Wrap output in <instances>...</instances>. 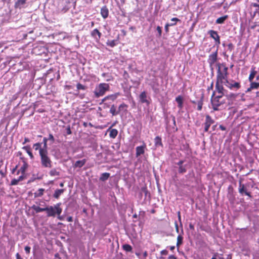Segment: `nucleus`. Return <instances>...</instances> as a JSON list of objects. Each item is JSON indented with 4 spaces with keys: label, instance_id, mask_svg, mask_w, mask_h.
<instances>
[{
    "label": "nucleus",
    "instance_id": "obj_1",
    "mask_svg": "<svg viewBox=\"0 0 259 259\" xmlns=\"http://www.w3.org/2000/svg\"><path fill=\"white\" fill-rule=\"evenodd\" d=\"M216 65L217 70L215 89L218 93H223L226 91L223 85L233 91H237L241 88L240 82L228 79V67L225 63H218Z\"/></svg>",
    "mask_w": 259,
    "mask_h": 259
},
{
    "label": "nucleus",
    "instance_id": "obj_2",
    "mask_svg": "<svg viewBox=\"0 0 259 259\" xmlns=\"http://www.w3.org/2000/svg\"><path fill=\"white\" fill-rule=\"evenodd\" d=\"M224 92L223 93H219V95L215 96V91H213L211 97V104L212 108L214 111H219L221 110L224 105L226 104V99L223 98Z\"/></svg>",
    "mask_w": 259,
    "mask_h": 259
},
{
    "label": "nucleus",
    "instance_id": "obj_3",
    "mask_svg": "<svg viewBox=\"0 0 259 259\" xmlns=\"http://www.w3.org/2000/svg\"><path fill=\"white\" fill-rule=\"evenodd\" d=\"M40 163L41 166L45 168H51L52 167L53 162L49 156L48 150H41L40 151Z\"/></svg>",
    "mask_w": 259,
    "mask_h": 259
},
{
    "label": "nucleus",
    "instance_id": "obj_4",
    "mask_svg": "<svg viewBox=\"0 0 259 259\" xmlns=\"http://www.w3.org/2000/svg\"><path fill=\"white\" fill-rule=\"evenodd\" d=\"M110 89V86L107 83H100L96 87L94 91V95L95 98H98L100 97L103 96L106 92L108 91Z\"/></svg>",
    "mask_w": 259,
    "mask_h": 259
},
{
    "label": "nucleus",
    "instance_id": "obj_5",
    "mask_svg": "<svg viewBox=\"0 0 259 259\" xmlns=\"http://www.w3.org/2000/svg\"><path fill=\"white\" fill-rule=\"evenodd\" d=\"M60 203H57L54 207L53 206H50L45 207V211L47 213L48 217H55L56 214L60 215L62 212V209L60 207Z\"/></svg>",
    "mask_w": 259,
    "mask_h": 259
},
{
    "label": "nucleus",
    "instance_id": "obj_6",
    "mask_svg": "<svg viewBox=\"0 0 259 259\" xmlns=\"http://www.w3.org/2000/svg\"><path fill=\"white\" fill-rule=\"evenodd\" d=\"M238 192L241 195H245L250 198H252L251 192L247 191L246 186L242 183L241 180L239 182Z\"/></svg>",
    "mask_w": 259,
    "mask_h": 259
},
{
    "label": "nucleus",
    "instance_id": "obj_7",
    "mask_svg": "<svg viewBox=\"0 0 259 259\" xmlns=\"http://www.w3.org/2000/svg\"><path fill=\"white\" fill-rule=\"evenodd\" d=\"M218 59V50L208 56L207 62L210 67H212L217 63Z\"/></svg>",
    "mask_w": 259,
    "mask_h": 259
},
{
    "label": "nucleus",
    "instance_id": "obj_8",
    "mask_svg": "<svg viewBox=\"0 0 259 259\" xmlns=\"http://www.w3.org/2000/svg\"><path fill=\"white\" fill-rule=\"evenodd\" d=\"M214 123V120L209 115L205 116V122L203 124L204 126V131L205 132H208L210 125Z\"/></svg>",
    "mask_w": 259,
    "mask_h": 259
},
{
    "label": "nucleus",
    "instance_id": "obj_9",
    "mask_svg": "<svg viewBox=\"0 0 259 259\" xmlns=\"http://www.w3.org/2000/svg\"><path fill=\"white\" fill-rule=\"evenodd\" d=\"M210 36L215 40V45L219 46L221 44L220 37L217 31L210 30L208 31Z\"/></svg>",
    "mask_w": 259,
    "mask_h": 259
},
{
    "label": "nucleus",
    "instance_id": "obj_10",
    "mask_svg": "<svg viewBox=\"0 0 259 259\" xmlns=\"http://www.w3.org/2000/svg\"><path fill=\"white\" fill-rule=\"evenodd\" d=\"M139 99L141 103H146L147 105H150V102L147 99V95L145 91H143L140 94Z\"/></svg>",
    "mask_w": 259,
    "mask_h": 259
},
{
    "label": "nucleus",
    "instance_id": "obj_11",
    "mask_svg": "<svg viewBox=\"0 0 259 259\" xmlns=\"http://www.w3.org/2000/svg\"><path fill=\"white\" fill-rule=\"evenodd\" d=\"M91 35L96 41H99L102 36V33L98 29L96 28L91 31Z\"/></svg>",
    "mask_w": 259,
    "mask_h": 259
},
{
    "label": "nucleus",
    "instance_id": "obj_12",
    "mask_svg": "<svg viewBox=\"0 0 259 259\" xmlns=\"http://www.w3.org/2000/svg\"><path fill=\"white\" fill-rule=\"evenodd\" d=\"M120 95V93L118 92V93H116L115 94H111V95H108L106 97H105L103 100H102V101L103 102H105L107 100H110V101H114L118 96H119Z\"/></svg>",
    "mask_w": 259,
    "mask_h": 259
},
{
    "label": "nucleus",
    "instance_id": "obj_13",
    "mask_svg": "<svg viewBox=\"0 0 259 259\" xmlns=\"http://www.w3.org/2000/svg\"><path fill=\"white\" fill-rule=\"evenodd\" d=\"M151 87L155 94H158L159 92V83L157 79L154 80L152 83H151Z\"/></svg>",
    "mask_w": 259,
    "mask_h": 259
},
{
    "label": "nucleus",
    "instance_id": "obj_14",
    "mask_svg": "<svg viewBox=\"0 0 259 259\" xmlns=\"http://www.w3.org/2000/svg\"><path fill=\"white\" fill-rule=\"evenodd\" d=\"M101 15L104 19H106L108 17L109 10L107 6H104L101 9Z\"/></svg>",
    "mask_w": 259,
    "mask_h": 259
},
{
    "label": "nucleus",
    "instance_id": "obj_15",
    "mask_svg": "<svg viewBox=\"0 0 259 259\" xmlns=\"http://www.w3.org/2000/svg\"><path fill=\"white\" fill-rule=\"evenodd\" d=\"M87 160L85 159H83L81 160L76 161L74 164L73 166L75 168H81L85 164Z\"/></svg>",
    "mask_w": 259,
    "mask_h": 259
},
{
    "label": "nucleus",
    "instance_id": "obj_16",
    "mask_svg": "<svg viewBox=\"0 0 259 259\" xmlns=\"http://www.w3.org/2000/svg\"><path fill=\"white\" fill-rule=\"evenodd\" d=\"M257 71L255 70V67L254 66H252L251 68L250 73L248 77V79L250 82L252 81Z\"/></svg>",
    "mask_w": 259,
    "mask_h": 259
},
{
    "label": "nucleus",
    "instance_id": "obj_17",
    "mask_svg": "<svg viewBox=\"0 0 259 259\" xmlns=\"http://www.w3.org/2000/svg\"><path fill=\"white\" fill-rule=\"evenodd\" d=\"M238 95V94H235V93H231L229 94H227L226 96L227 99L229 101H230L232 103L237 98Z\"/></svg>",
    "mask_w": 259,
    "mask_h": 259
},
{
    "label": "nucleus",
    "instance_id": "obj_18",
    "mask_svg": "<svg viewBox=\"0 0 259 259\" xmlns=\"http://www.w3.org/2000/svg\"><path fill=\"white\" fill-rule=\"evenodd\" d=\"M176 101L178 103V107L180 109L183 107V98L182 96L179 95L176 98Z\"/></svg>",
    "mask_w": 259,
    "mask_h": 259
},
{
    "label": "nucleus",
    "instance_id": "obj_19",
    "mask_svg": "<svg viewBox=\"0 0 259 259\" xmlns=\"http://www.w3.org/2000/svg\"><path fill=\"white\" fill-rule=\"evenodd\" d=\"M49 175L51 177H59L60 175V172L56 168L51 169L49 172Z\"/></svg>",
    "mask_w": 259,
    "mask_h": 259
},
{
    "label": "nucleus",
    "instance_id": "obj_20",
    "mask_svg": "<svg viewBox=\"0 0 259 259\" xmlns=\"http://www.w3.org/2000/svg\"><path fill=\"white\" fill-rule=\"evenodd\" d=\"M127 107H128V105L127 104H125L124 103H122V104H121L119 106L118 109H117L119 114H120V113L121 111L126 112L127 111Z\"/></svg>",
    "mask_w": 259,
    "mask_h": 259
},
{
    "label": "nucleus",
    "instance_id": "obj_21",
    "mask_svg": "<svg viewBox=\"0 0 259 259\" xmlns=\"http://www.w3.org/2000/svg\"><path fill=\"white\" fill-rule=\"evenodd\" d=\"M203 104V95H202L200 99L197 101V110L198 111H201L202 109V106Z\"/></svg>",
    "mask_w": 259,
    "mask_h": 259
},
{
    "label": "nucleus",
    "instance_id": "obj_22",
    "mask_svg": "<svg viewBox=\"0 0 259 259\" xmlns=\"http://www.w3.org/2000/svg\"><path fill=\"white\" fill-rule=\"evenodd\" d=\"M109 112L112 116H116L119 114L118 110L116 109V107L114 104L111 105Z\"/></svg>",
    "mask_w": 259,
    "mask_h": 259
},
{
    "label": "nucleus",
    "instance_id": "obj_23",
    "mask_svg": "<svg viewBox=\"0 0 259 259\" xmlns=\"http://www.w3.org/2000/svg\"><path fill=\"white\" fill-rule=\"evenodd\" d=\"M155 146L156 147H162L163 144L161 141V138L159 136H156L154 139Z\"/></svg>",
    "mask_w": 259,
    "mask_h": 259
},
{
    "label": "nucleus",
    "instance_id": "obj_24",
    "mask_svg": "<svg viewBox=\"0 0 259 259\" xmlns=\"http://www.w3.org/2000/svg\"><path fill=\"white\" fill-rule=\"evenodd\" d=\"M180 149H181V150L184 151L187 153H188L190 151V148L189 145L187 143L183 144L181 146Z\"/></svg>",
    "mask_w": 259,
    "mask_h": 259
},
{
    "label": "nucleus",
    "instance_id": "obj_25",
    "mask_svg": "<svg viewBox=\"0 0 259 259\" xmlns=\"http://www.w3.org/2000/svg\"><path fill=\"white\" fill-rule=\"evenodd\" d=\"M64 192V189H57L55 190L53 194V197L56 199H58L60 195Z\"/></svg>",
    "mask_w": 259,
    "mask_h": 259
},
{
    "label": "nucleus",
    "instance_id": "obj_26",
    "mask_svg": "<svg viewBox=\"0 0 259 259\" xmlns=\"http://www.w3.org/2000/svg\"><path fill=\"white\" fill-rule=\"evenodd\" d=\"M28 167L27 163L24 162L23 165L20 167V168L17 171V174H19V172H21V174L25 175L26 169Z\"/></svg>",
    "mask_w": 259,
    "mask_h": 259
},
{
    "label": "nucleus",
    "instance_id": "obj_27",
    "mask_svg": "<svg viewBox=\"0 0 259 259\" xmlns=\"http://www.w3.org/2000/svg\"><path fill=\"white\" fill-rule=\"evenodd\" d=\"M136 156L138 157L141 154L144 153V148L143 146H138L136 147Z\"/></svg>",
    "mask_w": 259,
    "mask_h": 259
},
{
    "label": "nucleus",
    "instance_id": "obj_28",
    "mask_svg": "<svg viewBox=\"0 0 259 259\" xmlns=\"http://www.w3.org/2000/svg\"><path fill=\"white\" fill-rule=\"evenodd\" d=\"M27 0H18L17 2L15 3V8H20L22 6L24 5Z\"/></svg>",
    "mask_w": 259,
    "mask_h": 259
},
{
    "label": "nucleus",
    "instance_id": "obj_29",
    "mask_svg": "<svg viewBox=\"0 0 259 259\" xmlns=\"http://www.w3.org/2000/svg\"><path fill=\"white\" fill-rule=\"evenodd\" d=\"M45 189L44 188H39L38 191L34 193L35 198L39 197L44 195Z\"/></svg>",
    "mask_w": 259,
    "mask_h": 259
},
{
    "label": "nucleus",
    "instance_id": "obj_30",
    "mask_svg": "<svg viewBox=\"0 0 259 259\" xmlns=\"http://www.w3.org/2000/svg\"><path fill=\"white\" fill-rule=\"evenodd\" d=\"M22 149L26 151V152L27 153V154L29 155V156L31 159H33L34 158L32 152L31 151L30 147L29 146H24L22 148Z\"/></svg>",
    "mask_w": 259,
    "mask_h": 259
},
{
    "label": "nucleus",
    "instance_id": "obj_31",
    "mask_svg": "<svg viewBox=\"0 0 259 259\" xmlns=\"http://www.w3.org/2000/svg\"><path fill=\"white\" fill-rule=\"evenodd\" d=\"M118 134V131L116 129H111L110 130L109 136L112 139L116 138Z\"/></svg>",
    "mask_w": 259,
    "mask_h": 259
},
{
    "label": "nucleus",
    "instance_id": "obj_32",
    "mask_svg": "<svg viewBox=\"0 0 259 259\" xmlns=\"http://www.w3.org/2000/svg\"><path fill=\"white\" fill-rule=\"evenodd\" d=\"M110 177V174L108 172H104L101 174L100 177V180L101 181H105Z\"/></svg>",
    "mask_w": 259,
    "mask_h": 259
},
{
    "label": "nucleus",
    "instance_id": "obj_33",
    "mask_svg": "<svg viewBox=\"0 0 259 259\" xmlns=\"http://www.w3.org/2000/svg\"><path fill=\"white\" fill-rule=\"evenodd\" d=\"M33 147L34 148L35 150L37 151L38 150L39 151V155H40V151L42 149H44V147H41V143H36L33 144Z\"/></svg>",
    "mask_w": 259,
    "mask_h": 259
},
{
    "label": "nucleus",
    "instance_id": "obj_34",
    "mask_svg": "<svg viewBox=\"0 0 259 259\" xmlns=\"http://www.w3.org/2000/svg\"><path fill=\"white\" fill-rule=\"evenodd\" d=\"M31 208L35 210V211L36 213H38L42 211H45V208H41L38 206H36L35 205H33L32 206Z\"/></svg>",
    "mask_w": 259,
    "mask_h": 259
},
{
    "label": "nucleus",
    "instance_id": "obj_35",
    "mask_svg": "<svg viewBox=\"0 0 259 259\" xmlns=\"http://www.w3.org/2000/svg\"><path fill=\"white\" fill-rule=\"evenodd\" d=\"M228 15H225L218 18L216 20V23L217 24H222L224 22V21L228 18Z\"/></svg>",
    "mask_w": 259,
    "mask_h": 259
},
{
    "label": "nucleus",
    "instance_id": "obj_36",
    "mask_svg": "<svg viewBox=\"0 0 259 259\" xmlns=\"http://www.w3.org/2000/svg\"><path fill=\"white\" fill-rule=\"evenodd\" d=\"M183 237L181 235H179L177 237V247L179 248L180 246L183 244Z\"/></svg>",
    "mask_w": 259,
    "mask_h": 259
},
{
    "label": "nucleus",
    "instance_id": "obj_37",
    "mask_svg": "<svg viewBox=\"0 0 259 259\" xmlns=\"http://www.w3.org/2000/svg\"><path fill=\"white\" fill-rule=\"evenodd\" d=\"M122 248L124 250L127 252H131L132 251V247L127 244L123 245Z\"/></svg>",
    "mask_w": 259,
    "mask_h": 259
},
{
    "label": "nucleus",
    "instance_id": "obj_38",
    "mask_svg": "<svg viewBox=\"0 0 259 259\" xmlns=\"http://www.w3.org/2000/svg\"><path fill=\"white\" fill-rule=\"evenodd\" d=\"M106 44L107 46L112 48L115 47L117 45L116 40H108Z\"/></svg>",
    "mask_w": 259,
    "mask_h": 259
},
{
    "label": "nucleus",
    "instance_id": "obj_39",
    "mask_svg": "<svg viewBox=\"0 0 259 259\" xmlns=\"http://www.w3.org/2000/svg\"><path fill=\"white\" fill-rule=\"evenodd\" d=\"M251 88H252L253 89H257L259 88V82H250Z\"/></svg>",
    "mask_w": 259,
    "mask_h": 259
},
{
    "label": "nucleus",
    "instance_id": "obj_40",
    "mask_svg": "<svg viewBox=\"0 0 259 259\" xmlns=\"http://www.w3.org/2000/svg\"><path fill=\"white\" fill-rule=\"evenodd\" d=\"M76 88L78 90H85L87 88L85 85L81 84L80 83H78L76 84Z\"/></svg>",
    "mask_w": 259,
    "mask_h": 259
},
{
    "label": "nucleus",
    "instance_id": "obj_41",
    "mask_svg": "<svg viewBox=\"0 0 259 259\" xmlns=\"http://www.w3.org/2000/svg\"><path fill=\"white\" fill-rule=\"evenodd\" d=\"M48 140V139L46 137L44 138V139H43L42 143L44 144L43 147L44 148V149H43L44 150H48V146H47Z\"/></svg>",
    "mask_w": 259,
    "mask_h": 259
},
{
    "label": "nucleus",
    "instance_id": "obj_42",
    "mask_svg": "<svg viewBox=\"0 0 259 259\" xmlns=\"http://www.w3.org/2000/svg\"><path fill=\"white\" fill-rule=\"evenodd\" d=\"M186 170H187L186 168L183 166H179V167L178 171H179V172L180 174H184L186 172Z\"/></svg>",
    "mask_w": 259,
    "mask_h": 259
},
{
    "label": "nucleus",
    "instance_id": "obj_43",
    "mask_svg": "<svg viewBox=\"0 0 259 259\" xmlns=\"http://www.w3.org/2000/svg\"><path fill=\"white\" fill-rule=\"evenodd\" d=\"M141 191H142V192L144 193L145 196H147L148 193V191L146 186L142 187L141 188Z\"/></svg>",
    "mask_w": 259,
    "mask_h": 259
},
{
    "label": "nucleus",
    "instance_id": "obj_44",
    "mask_svg": "<svg viewBox=\"0 0 259 259\" xmlns=\"http://www.w3.org/2000/svg\"><path fill=\"white\" fill-rule=\"evenodd\" d=\"M176 25V23H171V24H168V23H167L165 24V30L166 32H168L169 31V29H168V27L170 26H174V25Z\"/></svg>",
    "mask_w": 259,
    "mask_h": 259
},
{
    "label": "nucleus",
    "instance_id": "obj_45",
    "mask_svg": "<svg viewBox=\"0 0 259 259\" xmlns=\"http://www.w3.org/2000/svg\"><path fill=\"white\" fill-rule=\"evenodd\" d=\"M19 182L18 179H14L11 181L10 185L11 186L17 185Z\"/></svg>",
    "mask_w": 259,
    "mask_h": 259
},
{
    "label": "nucleus",
    "instance_id": "obj_46",
    "mask_svg": "<svg viewBox=\"0 0 259 259\" xmlns=\"http://www.w3.org/2000/svg\"><path fill=\"white\" fill-rule=\"evenodd\" d=\"M227 47H228V49L230 52H232L234 50V46L233 44L232 43L229 44L228 45Z\"/></svg>",
    "mask_w": 259,
    "mask_h": 259
},
{
    "label": "nucleus",
    "instance_id": "obj_47",
    "mask_svg": "<svg viewBox=\"0 0 259 259\" xmlns=\"http://www.w3.org/2000/svg\"><path fill=\"white\" fill-rule=\"evenodd\" d=\"M251 6L253 7H255L256 8V11L255 12V13H257L258 12V11H259V4H257V3H253L251 4Z\"/></svg>",
    "mask_w": 259,
    "mask_h": 259
},
{
    "label": "nucleus",
    "instance_id": "obj_48",
    "mask_svg": "<svg viewBox=\"0 0 259 259\" xmlns=\"http://www.w3.org/2000/svg\"><path fill=\"white\" fill-rule=\"evenodd\" d=\"M48 139V140L51 141L52 143H54V142H55V138L52 134H49V138Z\"/></svg>",
    "mask_w": 259,
    "mask_h": 259
},
{
    "label": "nucleus",
    "instance_id": "obj_49",
    "mask_svg": "<svg viewBox=\"0 0 259 259\" xmlns=\"http://www.w3.org/2000/svg\"><path fill=\"white\" fill-rule=\"evenodd\" d=\"M156 30L158 31V36L160 37L161 36L162 34V29L161 27L159 26H158L156 28Z\"/></svg>",
    "mask_w": 259,
    "mask_h": 259
},
{
    "label": "nucleus",
    "instance_id": "obj_50",
    "mask_svg": "<svg viewBox=\"0 0 259 259\" xmlns=\"http://www.w3.org/2000/svg\"><path fill=\"white\" fill-rule=\"evenodd\" d=\"M213 88V82L212 81L211 83H210V85L209 87H208V88L207 89V92H209L210 90H212Z\"/></svg>",
    "mask_w": 259,
    "mask_h": 259
},
{
    "label": "nucleus",
    "instance_id": "obj_51",
    "mask_svg": "<svg viewBox=\"0 0 259 259\" xmlns=\"http://www.w3.org/2000/svg\"><path fill=\"white\" fill-rule=\"evenodd\" d=\"M25 251L26 252V253L27 254H29L30 253V247L28 246H26L25 247Z\"/></svg>",
    "mask_w": 259,
    "mask_h": 259
},
{
    "label": "nucleus",
    "instance_id": "obj_52",
    "mask_svg": "<svg viewBox=\"0 0 259 259\" xmlns=\"http://www.w3.org/2000/svg\"><path fill=\"white\" fill-rule=\"evenodd\" d=\"M66 132L67 135H71L72 132L70 126H68L66 128Z\"/></svg>",
    "mask_w": 259,
    "mask_h": 259
},
{
    "label": "nucleus",
    "instance_id": "obj_53",
    "mask_svg": "<svg viewBox=\"0 0 259 259\" xmlns=\"http://www.w3.org/2000/svg\"><path fill=\"white\" fill-rule=\"evenodd\" d=\"M161 254L162 255H167L168 254V251L166 249H164L161 251L160 252Z\"/></svg>",
    "mask_w": 259,
    "mask_h": 259
},
{
    "label": "nucleus",
    "instance_id": "obj_54",
    "mask_svg": "<svg viewBox=\"0 0 259 259\" xmlns=\"http://www.w3.org/2000/svg\"><path fill=\"white\" fill-rule=\"evenodd\" d=\"M171 21H174L175 23H177V22L180 21V20L177 18H172L171 19Z\"/></svg>",
    "mask_w": 259,
    "mask_h": 259
},
{
    "label": "nucleus",
    "instance_id": "obj_55",
    "mask_svg": "<svg viewBox=\"0 0 259 259\" xmlns=\"http://www.w3.org/2000/svg\"><path fill=\"white\" fill-rule=\"evenodd\" d=\"M25 175L21 174V175L18 178V180L19 182L22 181L24 179Z\"/></svg>",
    "mask_w": 259,
    "mask_h": 259
},
{
    "label": "nucleus",
    "instance_id": "obj_56",
    "mask_svg": "<svg viewBox=\"0 0 259 259\" xmlns=\"http://www.w3.org/2000/svg\"><path fill=\"white\" fill-rule=\"evenodd\" d=\"M30 142V140L28 138H26L25 137L24 138V142H23V144L24 145L26 143H28V142Z\"/></svg>",
    "mask_w": 259,
    "mask_h": 259
},
{
    "label": "nucleus",
    "instance_id": "obj_57",
    "mask_svg": "<svg viewBox=\"0 0 259 259\" xmlns=\"http://www.w3.org/2000/svg\"><path fill=\"white\" fill-rule=\"evenodd\" d=\"M259 26V25H257V24H256L255 23H254L253 24V25H252L250 26V28H251V29H254L256 26Z\"/></svg>",
    "mask_w": 259,
    "mask_h": 259
},
{
    "label": "nucleus",
    "instance_id": "obj_58",
    "mask_svg": "<svg viewBox=\"0 0 259 259\" xmlns=\"http://www.w3.org/2000/svg\"><path fill=\"white\" fill-rule=\"evenodd\" d=\"M168 259H177V257L174 255H170L168 257Z\"/></svg>",
    "mask_w": 259,
    "mask_h": 259
},
{
    "label": "nucleus",
    "instance_id": "obj_59",
    "mask_svg": "<svg viewBox=\"0 0 259 259\" xmlns=\"http://www.w3.org/2000/svg\"><path fill=\"white\" fill-rule=\"evenodd\" d=\"M219 128L222 130V131H225L226 130V128L225 126H224V125H220L219 126Z\"/></svg>",
    "mask_w": 259,
    "mask_h": 259
},
{
    "label": "nucleus",
    "instance_id": "obj_60",
    "mask_svg": "<svg viewBox=\"0 0 259 259\" xmlns=\"http://www.w3.org/2000/svg\"><path fill=\"white\" fill-rule=\"evenodd\" d=\"M184 163V161L183 160H180L179 161L178 163H177V164L179 166H182V164L183 163Z\"/></svg>",
    "mask_w": 259,
    "mask_h": 259
},
{
    "label": "nucleus",
    "instance_id": "obj_61",
    "mask_svg": "<svg viewBox=\"0 0 259 259\" xmlns=\"http://www.w3.org/2000/svg\"><path fill=\"white\" fill-rule=\"evenodd\" d=\"M175 227H176V230L177 232L179 233V229L178 225L177 222L175 223Z\"/></svg>",
    "mask_w": 259,
    "mask_h": 259
},
{
    "label": "nucleus",
    "instance_id": "obj_62",
    "mask_svg": "<svg viewBox=\"0 0 259 259\" xmlns=\"http://www.w3.org/2000/svg\"><path fill=\"white\" fill-rule=\"evenodd\" d=\"M67 220L69 222H71L73 221V219L72 217H69L67 218Z\"/></svg>",
    "mask_w": 259,
    "mask_h": 259
},
{
    "label": "nucleus",
    "instance_id": "obj_63",
    "mask_svg": "<svg viewBox=\"0 0 259 259\" xmlns=\"http://www.w3.org/2000/svg\"><path fill=\"white\" fill-rule=\"evenodd\" d=\"M16 258L17 259H23L18 253L16 254Z\"/></svg>",
    "mask_w": 259,
    "mask_h": 259
},
{
    "label": "nucleus",
    "instance_id": "obj_64",
    "mask_svg": "<svg viewBox=\"0 0 259 259\" xmlns=\"http://www.w3.org/2000/svg\"><path fill=\"white\" fill-rule=\"evenodd\" d=\"M251 90H253V89L251 88V86L250 85V87L247 89L246 92V93L249 92H250L251 91Z\"/></svg>",
    "mask_w": 259,
    "mask_h": 259
}]
</instances>
